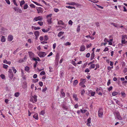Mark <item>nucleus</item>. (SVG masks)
<instances>
[{"label": "nucleus", "instance_id": "1", "mask_svg": "<svg viewBox=\"0 0 127 127\" xmlns=\"http://www.w3.org/2000/svg\"><path fill=\"white\" fill-rule=\"evenodd\" d=\"M114 114L118 120H122V118L120 115L119 112L116 111L114 113Z\"/></svg>", "mask_w": 127, "mask_h": 127}, {"label": "nucleus", "instance_id": "2", "mask_svg": "<svg viewBox=\"0 0 127 127\" xmlns=\"http://www.w3.org/2000/svg\"><path fill=\"white\" fill-rule=\"evenodd\" d=\"M103 110L102 108H100L98 111V116L99 117L101 118L103 115Z\"/></svg>", "mask_w": 127, "mask_h": 127}, {"label": "nucleus", "instance_id": "3", "mask_svg": "<svg viewBox=\"0 0 127 127\" xmlns=\"http://www.w3.org/2000/svg\"><path fill=\"white\" fill-rule=\"evenodd\" d=\"M52 15V14H50L46 16V18L47 19V21L49 24H51L52 23V18L51 17Z\"/></svg>", "mask_w": 127, "mask_h": 127}, {"label": "nucleus", "instance_id": "4", "mask_svg": "<svg viewBox=\"0 0 127 127\" xmlns=\"http://www.w3.org/2000/svg\"><path fill=\"white\" fill-rule=\"evenodd\" d=\"M37 96L36 95H34L32 96L30 101L33 103L36 102L37 101Z\"/></svg>", "mask_w": 127, "mask_h": 127}, {"label": "nucleus", "instance_id": "5", "mask_svg": "<svg viewBox=\"0 0 127 127\" xmlns=\"http://www.w3.org/2000/svg\"><path fill=\"white\" fill-rule=\"evenodd\" d=\"M43 19V17L42 16H40L37 17H35L33 19V21L34 22L38 21H41Z\"/></svg>", "mask_w": 127, "mask_h": 127}, {"label": "nucleus", "instance_id": "6", "mask_svg": "<svg viewBox=\"0 0 127 127\" xmlns=\"http://www.w3.org/2000/svg\"><path fill=\"white\" fill-rule=\"evenodd\" d=\"M46 55L44 52L40 51L38 53V56L40 57H44Z\"/></svg>", "mask_w": 127, "mask_h": 127}, {"label": "nucleus", "instance_id": "7", "mask_svg": "<svg viewBox=\"0 0 127 127\" xmlns=\"http://www.w3.org/2000/svg\"><path fill=\"white\" fill-rule=\"evenodd\" d=\"M29 54L30 57L32 59V60H33V58H34V53L32 52H28Z\"/></svg>", "mask_w": 127, "mask_h": 127}, {"label": "nucleus", "instance_id": "8", "mask_svg": "<svg viewBox=\"0 0 127 127\" xmlns=\"http://www.w3.org/2000/svg\"><path fill=\"white\" fill-rule=\"evenodd\" d=\"M81 82L79 83L80 85H82L84 84L86 82V79H84L81 78L80 79Z\"/></svg>", "mask_w": 127, "mask_h": 127}, {"label": "nucleus", "instance_id": "9", "mask_svg": "<svg viewBox=\"0 0 127 127\" xmlns=\"http://www.w3.org/2000/svg\"><path fill=\"white\" fill-rule=\"evenodd\" d=\"M86 49L84 45H81L80 47V51L81 52L84 51Z\"/></svg>", "mask_w": 127, "mask_h": 127}, {"label": "nucleus", "instance_id": "10", "mask_svg": "<svg viewBox=\"0 0 127 127\" xmlns=\"http://www.w3.org/2000/svg\"><path fill=\"white\" fill-rule=\"evenodd\" d=\"M64 89H62L61 90V95L62 97H64L65 96V93L63 92Z\"/></svg>", "mask_w": 127, "mask_h": 127}, {"label": "nucleus", "instance_id": "11", "mask_svg": "<svg viewBox=\"0 0 127 127\" xmlns=\"http://www.w3.org/2000/svg\"><path fill=\"white\" fill-rule=\"evenodd\" d=\"M125 37L124 36V35H122V40L121 43L122 44H125Z\"/></svg>", "mask_w": 127, "mask_h": 127}, {"label": "nucleus", "instance_id": "12", "mask_svg": "<svg viewBox=\"0 0 127 127\" xmlns=\"http://www.w3.org/2000/svg\"><path fill=\"white\" fill-rule=\"evenodd\" d=\"M73 98L74 99V100L76 101H78V98L77 97V95L76 94H73Z\"/></svg>", "mask_w": 127, "mask_h": 127}, {"label": "nucleus", "instance_id": "13", "mask_svg": "<svg viewBox=\"0 0 127 127\" xmlns=\"http://www.w3.org/2000/svg\"><path fill=\"white\" fill-rule=\"evenodd\" d=\"M8 40L11 41L13 39V36L12 35H9L8 36Z\"/></svg>", "mask_w": 127, "mask_h": 127}, {"label": "nucleus", "instance_id": "14", "mask_svg": "<svg viewBox=\"0 0 127 127\" xmlns=\"http://www.w3.org/2000/svg\"><path fill=\"white\" fill-rule=\"evenodd\" d=\"M91 119L90 118H88L87 120V125L88 126H90V123L91 122Z\"/></svg>", "mask_w": 127, "mask_h": 127}, {"label": "nucleus", "instance_id": "15", "mask_svg": "<svg viewBox=\"0 0 127 127\" xmlns=\"http://www.w3.org/2000/svg\"><path fill=\"white\" fill-rule=\"evenodd\" d=\"M37 10L38 11V13H41L43 12V11L42 10V8L41 7H39L37 9Z\"/></svg>", "mask_w": 127, "mask_h": 127}, {"label": "nucleus", "instance_id": "16", "mask_svg": "<svg viewBox=\"0 0 127 127\" xmlns=\"http://www.w3.org/2000/svg\"><path fill=\"white\" fill-rule=\"evenodd\" d=\"M33 118L36 120L38 119V115L37 113H36L33 116Z\"/></svg>", "mask_w": 127, "mask_h": 127}, {"label": "nucleus", "instance_id": "17", "mask_svg": "<svg viewBox=\"0 0 127 127\" xmlns=\"http://www.w3.org/2000/svg\"><path fill=\"white\" fill-rule=\"evenodd\" d=\"M32 29H33L34 30H39L40 29V27H35V26H32Z\"/></svg>", "mask_w": 127, "mask_h": 127}, {"label": "nucleus", "instance_id": "18", "mask_svg": "<svg viewBox=\"0 0 127 127\" xmlns=\"http://www.w3.org/2000/svg\"><path fill=\"white\" fill-rule=\"evenodd\" d=\"M6 40L5 38V36H2L1 37V41L2 42H3L5 41Z\"/></svg>", "mask_w": 127, "mask_h": 127}, {"label": "nucleus", "instance_id": "19", "mask_svg": "<svg viewBox=\"0 0 127 127\" xmlns=\"http://www.w3.org/2000/svg\"><path fill=\"white\" fill-rule=\"evenodd\" d=\"M34 34L35 36H39V35L40 32L38 31H35L34 33Z\"/></svg>", "mask_w": 127, "mask_h": 127}, {"label": "nucleus", "instance_id": "20", "mask_svg": "<svg viewBox=\"0 0 127 127\" xmlns=\"http://www.w3.org/2000/svg\"><path fill=\"white\" fill-rule=\"evenodd\" d=\"M102 89L101 88H97L96 90V93H98L99 92H101L102 91Z\"/></svg>", "mask_w": 127, "mask_h": 127}, {"label": "nucleus", "instance_id": "21", "mask_svg": "<svg viewBox=\"0 0 127 127\" xmlns=\"http://www.w3.org/2000/svg\"><path fill=\"white\" fill-rule=\"evenodd\" d=\"M58 24L59 25H63L64 24V23L63 21L61 20H59L58 21Z\"/></svg>", "mask_w": 127, "mask_h": 127}, {"label": "nucleus", "instance_id": "22", "mask_svg": "<svg viewBox=\"0 0 127 127\" xmlns=\"http://www.w3.org/2000/svg\"><path fill=\"white\" fill-rule=\"evenodd\" d=\"M64 33V32L61 31L58 33V36L59 37H61Z\"/></svg>", "mask_w": 127, "mask_h": 127}, {"label": "nucleus", "instance_id": "23", "mask_svg": "<svg viewBox=\"0 0 127 127\" xmlns=\"http://www.w3.org/2000/svg\"><path fill=\"white\" fill-rule=\"evenodd\" d=\"M67 4L70 5H76V3L75 2H72L70 3H66Z\"/></svg>", "mask_w": 127, "mask_h": 127}, {"label": "nucleus", "instance_id": "24", "mask_svg": "<svg viewBox=\"0 0 127 127\" xmlns=\"http://www.w3.org/2000/svg\"><path fill=\"white\" fill-rule=\"evenodd\" d=\"M3 63L8 64H11V62L10 61L7 62L6 60H4L3 61Z\"/></svg>", "mask_w": 127, "mask_h": 127}, {"label": "nucleus", "instance_id": "25", "mask_svg": "<svg viewBox=\"0 0 127 127\" xmlns=\"http://www.w3.org/2000/svg\"><path fill=\"white\" fill-rule=\"evenodd\" d=\"M33 60L35 61H40V59L38 57H36V58H33Z\"/></svg>", "mask_w": 127, "mask_h": 127}, {"label": "nucleus", "instance_id": "26", "mask_svg": "<svg viewBox=\"0 0 127 127\" xmlns=\"http://www.w3.org/2000/svg\"><path fill=\"white\" fill-rule=\"evenodd\" d=\"M81 112L82 113H84L87 112V110L86 109L82 110L81 109L80 110Z\"/></svg>", "mask_w": 127, "mask_h": 127}, {"label": "nucleus", "instance_id": "27", "mask_svg": "<svg viewBox=\"0 0 127 127\" xmlns=\"http://www.w3.org/2000/svg\"><path fill=\"white\" fill-rule=\"evenodd\" d=\"M78 80H75L74 81L73 85H76L78 84Z\"/></svg>", "mask_w": 127, "mask_h": 127}, {"label": "nucleus", "instance_id": "28", "mask_svg": "<svg viewBox=\"0 0 127 127\" xmlns=\"http://www.w3.org/2000/svg\"><path fill=\"white\" fill-rule=\"evenodd\" d=\"M95 67V65L94 64H91L90 67V69H91L92 68H94Z\"/></svg>", "mask_w": 127, "mask_h": 127}, {"label": "nucleus", "instance_id": "29", "mask_svg": "<svg viewBox=\"0 0 127 127\" xmlns=\"http://www.w3.org/2000/svg\"><path fill=\"white\" fill-rule=\"evenodd\" d=\"M80 25H78L76 29V30L77 32H79L80 31Z\"/></svg>", "mask_w": 127, "mask_h": 127}, {"label": "nucleus", "instance_id": "30", "mask_svg": "<svg viewBox=\"0 0 127 127\" xmlns=\"http://www.w3.org/2000/svg\"><path fill=\"white\" fill-rule=\"evenodd\" d=\"M47 88L45 86L44 87H43L42 90V91L43 92H45L47 90Z\"/></svg>", "mask_w": 127, "mask_h": 127}, {"label": "nucleus", "instance_id": "31", "mask_svg": "<svg viewBox=\"0 0 127 127\" xmlns=\"http://www.w3.org/2000/svg\"><path fill=\"white\" fill-rule=\"evenodd\" d=\"M9 76L11 79H12L13 77V74H9Z\"/></svg>", "mask_w": 127, "mask_h": 127}, {"label": "nucleus", "instance_id": "32", "mask_svg": "<svg viewBox=\"0 0 127 127\" xmlns=\"http://www.w3.org/2000/svg\"><path fill=\"white\" fill-rule=\"evenodd\" d=\"M118 94V93L117 92H113L112 93V95L113 96H115L117 95Z\"/></svg>", "mask_w": 127, "mask_h": 127}, {"label": "nucleus", "instance_id": "33", "mask_svg": "<svg viewBox=\"0 0 127 127\" xmlns=\"http://www.w3.org/2000/svg\"><path fill=\"white\" fill-rule=\"evenodd\" d=\"M20 94L19 92H17L15 93L14 96L16 97H18L19 95Z\"/></svg>", "mask_w": 127, "mask_h": 127}, {"label": "nucleus", "instance_id": "34", "mask_svg": "<svg viewBox=\"0 0 127 127\" xmlns=\"http://www.w3.org/2000/svg\"><path fill=\"white\" fill-rule=\"evenodd\" d=\"M45 113V111L44 110H43L41 111L40 112V114L42 115H43Z\"/></svg>", "mask_w": 127, "mask_h": 127}, {"label": "nucleus", "instance_id": "35", "mask_svg": "<svg viewBox=\"0 0 127 127\" xmlns=\"http://www.w3.org/2000/svg\"><path fill=\"white\" fill-rule=\"evenodd\" d=\"M21 75L22 76L25 75V73H24V71L22 69H21Z\"/></svg>", "mask_w": 127, "mask_h": 127}, {"label": "nucleus", "instance_id": "36", "mask_svg": "<svg viewBox=\"0 0 127 127\" xmlns=\"http://www.w3.org/2000/svg\"><path fill=\"white\" fill-rule=\"evenodd\" d=\"M48 39V36L46 35H45L44 36V40L45 41H47Z\"/></svg>", "mask_w": 127, "mask_h": 127}, {"label": "nucleus", "instance_id": "37", "mask_svg": "<svg viewBox=\"0 0 127 127\" xmlns=\"http://www.w3.org/2000/svg\"><path fill=\"white\" fill-rule=\"evenodd\" d=\"M25 1L24 0H22L20 3V5L21 6L22 5H23L25 3Z\"/></svg>", "mask_w": 127, "mask_h": 127}, {"label": "nucleus", "instance_id": "38", "mask_svg": "<svg viewBox=\"0 0 127 127\" xmlns=\"http://www.w3.org/2000/svg\"><path fill=\"white\" fill-rule=\"evenodd\" d=\"M29 70V68L28 66H26L25 68V70L26 71L28 72Z\"/></svg>", "mask_w": 127, "mask_h": 127}, {"label": "nucleus", "instance_id": "39", "mask_svg": "<svg viewBox=\"0 0 127 127\" xmlns=\"http://www.w3.org/2000/svg\"><path fill=\"white\" fill-rule=\"evenodd\" d=\"M65 7H66L67 8L69 9H73V8H74V9H75V7H73L72 6H66Z\"/></svg>", "mask_w": 127, "mask_h": 127}, {"label": "nucleus", "instance_id": "40", "mask_svg": "<svg viewBox=\"0 0 127 127\" xmlns=\"http://www.w3.org/2000/svg\"><path fill=\"white\" fill-rule=\"evenodd\" d=\"M63 108L64 109V110H67L68 108L67 107L64 105H63Z\"/></svg>", "mask_w": 127, "mask_h": 127}, {"label": "nucleus", "instance_id": "41", "mask_svg": "<svg viewBox=\"0 0 127 127\" xmlns=\"http://www.w3.org/2000/svg\"><path fill=\"white\" fill-rule=\"evenodd\" d=\"M28 7V6L27 4H25L24 7V9H27Z\"/></svg>", "mask_w": 127, "mask_h": 127}, {"label": "nucleus", "instance_id": "42", "mask_svg": "<svg viewBox=\"0 0 127 127\" xmlns=\"http://www.w3.org/2000/svg\"><path fill=\"white\" fill-rule=\"evenodd\" d=\"M38 24H39L40 26H42L43 25V23L42 22L39 21L38 22Z\"/></svg>", "mask_w": 127, "mask_h": 127}, {"label": "nucleus", "instance_id": "43", "mask_svg": "<svg viewBox=\"0 0 127 127\" xmlns=\"http://www.w3.org/2000/svg\"><path fill=\"white\" fill-rule=\"evenodd\" d=\"M45 74V72L44 71H42L40 73V74L41 75H44Z\"/></svg>", "mask_w": 127, "mask_h": 127}, {"label": "nucleus", "instance_id": "44", "mask_svg": "<svg viewBox=\"0 0 127 127\" xmlns=\"http://www.w3.org/2000/svg\"><path fill=\"white\" fill-rule=\"evenodd\" d=\"M8 67V66L6 64H3V67L4 68L6 69Z\"/></svg>", "mask_w": 127, "mask_h": 127}, {"label": "nucleus", "instance_id": "45", "mask_svg": "<svg viewBox=\"0 0 127 127\" xmlns=\"http://www.w3.org/2000/svg\"><path fill=\"white\" fill-rule=\"evenodd\" d=\"M12 69L14 73H16L17 72L16 69L14 68V67H12Z\"/></svg>", "mask_w": 127, "mask_h": 127}, {"label": "nucleus", "instance_id": "46", "mask_svg": "<svg viewBox=\"0 0 127 127\" xmlns=\"http://www.w3.org/2000/svg\"><path fill=\"white\" fill-rule=\"evenodd\" d=\"M71 44V43L69 42H67L64 44L66 46L70 45Z\"/></svg>", "mask_w": 127, "mask_h": 127}, {"label": "nucleus", "instance_id": "47", "mask_svg": "<svg viewBox=\"0 0 127 127\" xmlns=\"http://www.w3.org/2000/svg\"><path fill=\"white\" fill-rule=\"evenodd\" d=\"M72 64L73 65L75 66H76L77 65V64L75 63V61H72Z\"/></svg>", "mask_w": 127, "mask_h": 127}, {"label": "nucleus", "instance_id": "48", "mask_svg": "<svg viewBox=\"0 0 127 127\" xmlns=\"http://www.w3.org/2000/svg\"><path fill=\"white\" fill-rule=\"evenodd\" d=\"M49 31L48 30H45V29H42V31L43 32H47Z\"/></svg>", "mask_w": 127, "mask_h": 127}, {"label": "nucleus", "instance_id": "49", "mask_svg": "<svg viewBox=\"0 0 127 127\" xmlns=\"http://www.w3.org/2000/svg\"><path fill=\"white\" fill-rule=\"evenodd\" d=\"M37 63L38 62L37 61H35V63L34 64L33 67L34 68H35L36 67Z\"/></svg>", "mask_w": 127, "mask_h": 127}, {"label": "nucleus", "instance_id": "50", "mask_svg": "<svg viewBox=\"0 0 127 127\" xmlns=\"http://www.w3.org/2000/svg\"><path fill=\"white\" fill-rule=\"evenodd\" d=\"M0 76L2 79H4L5 78L4 75L3 74H1L0 75Z\"/></svg>", "mask_w": 127, "mask_h": 127}, {"label": "nucleus", "instance_id": "51", "mask_svg": "<svg viewBox=\"0 0 127 127\" xmlns=\"http://www.w3.org/2000/svg\"><path fill=\"white\" fill-rule=\"evenodd\" d=\"M127 72V68H125L124 70H123V72L124 73L126 74V72Z\"/></svg>", "mask_w": 127, "mask_h": 127}, {"label": "nucleus", "instance_id": "52", "mask_svg": "<svg viewBox=\"0 0 127 127\" xmlns=\"http://www.w3.org/2000/svg\"><path fill=\"white\" fill-rule=\"evenodd\" d=\"M39 84L40 87H42L43 86V82L41 81H40L39 83Z\"/></svg>", "mask_w": 127, "mask_h": 127}, {"label": "nucleus", "instance_id": "53", "mask_svg": "<svg viewBox=\"0 0 127 127\" xmlns=\"http://www.w3.org/2000/svg\"><path fill=\"white\" fill-rule=\"evenodd\" d=\"M27 84L26 83H25V84L23 86V88L25 89L27 88Z\"/></svg>", "mask_w": 127, "mask_h": 127}, {"label": "nucleus", "instance_id": "54", "mask_svg": "<svg viewBox=\"0 0 127 127\" xmlns=\"http://www.w3.org/2000/svg\"><path fill=\"white\" fill-rule=\"evenodd\" d=\"M30 6L32 8H35V6L33 4H30Z\"/></svg>", "mask_w": 127, "mask_h": 127}, {"label": "nucleus", "instance_id": "55", "mask_svg": "<svg viewBox=\"0 0 127 127\" xmlns=\"http://www.w3.org/2000/svg\"><path fill=\"white\" fill-rule=\"evenodd\" d=\"M81 95H83L84 94L85 92V91L83 89L81 91Z\"/></svg>", "mask_w": 127, "mask_h": 127}, {"label": "nucleus", "instance_id": "56", "mask_svg": "<svg viewBox=\"0 0 127 127\" xmlns=\"http://www.w3.org/2000/svg\"><path fill=\"white\" fill-rule=\"evenodd\" d=\"M12 1L15 5L16 6H18L16 2V0H12Z\"/></svg>", "mask_w": 127, "mask_h": 127}, {"label": "nucleus", "instance_id": "57", "mask_svg": "<svg viewBox=\"0 0 127 127\" xmlns=\"http://www.w3.org/2000/svg\"><path fill=\"white\" fill-rule=\"evenodd\" d=\"M72 23H73V22H72V21L71 20H69L68 22V24L69 25H72Z\"/></svg>", "mask_w": 127, "mask_h": 127}, {"label": "nucleus", "instance_id": "58", "mask_svg": "<svg viewBox=\"0 0 127 127\" xmlns=\"http://www.w3.org/2000/svg\"><path fill=\"white\" fill-rule=\"evenodd\" d=\"M8 72L9 73V74H13L12 71V70L11 69H9Z\"/></svg>", "mask_w": 127, "mask_h": 127}, {"label": "nucleus", "instance_id": "59", "mask_svg": "<svg viewBox=\"0 0 127 127\" xmlns=\"http://www.w3.org/2000/svg\"><path fill=\"white\" fill-rule=\"evenodd\" d=\"M85 71L86 72L88 73L90 71V70L89 69L87 68L85 69Z\"/></svg>", "mask_w": 127, "mask_h": 127}, {"label": "nucleus", "instance_id": "60", "mask_svg": "<svg viewBox=\"0 0 127 127\" xmlns=\"http://www.w3.org/2000/svg\"><path fill=\"white\" fill-rule=\"evenodd\" d=\"M111 23V24L112 25H113V26H114V27H118V25H117L116 24H115L114 23Z\"/></svg>", "mask_w": 127, "mask_h": 127}, {"label": "nucleus", "instance_id": "61", "mask_svg": "<svg viewBox=\"0 0 127 127\" xmlns=\"http://www.w3.org/2000/svg\"><path fill=\"white\" fill-rule=\"evenodd\" d=\"M90 54L89 53H88L86 55V57L87 58H89L90 56Z\"/></svg>", "mask_w": 127, "mask_h": 127}, {"label": "nucleus", "instance_id": "62", "mask_svg": "<svg viewBox=\"0 0 127 127\" xmlns=\"http://www.w3.org/2000/svg\"><path fill=\"white\" fill-rule=\"evenodd\" d=\"M95 94V93L94 92H92L91 93V96H94Z\"/></svg>", "mask_w": 127, "mask_h": 127}, {"label": "nucleus", "instance_id": "63", "mask_svg": "<svg viewBox=\"0 0 127 127\" xmlns=\"http://www.w3.org/2000/svg\"><path fill=\"white\" fill-rule=\"evenodd\" d=\"M121 95H122L123 97H124L125 96L126 94L125 93H121Z\"/></svg>", "mask_w": 127, "mask_h": 127}, {"label": "nucleus", "instance_id": "64", "mask_svg": "<svg viewBox=\"0 0 127 127\" xmlns=\"http://www.w3.org/2000/svg\"><path fill=\"white\" fill-rule=\"evenodd\" d=\"M24 61L23 59H21L19 61V62L21 63L24 62Z\"/></svg>", "mask_w": 127, "mask_h": 127}]
</instances>
